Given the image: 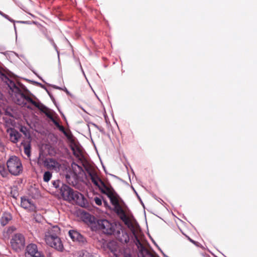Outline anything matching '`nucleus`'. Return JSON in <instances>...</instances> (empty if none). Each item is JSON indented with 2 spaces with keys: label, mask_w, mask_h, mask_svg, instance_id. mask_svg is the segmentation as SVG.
<instances>
[{
  "label": "nucleus",
  "mask_w": 257,
  "mask_h": 257,
  "mask_svg": "<svg viewBox=\"0 0 257 257\" xmlns=\"http://www.w3.org/2000/svg\"><path fill=\"white\" fill-rule=\"evenodd\" d=\"M57 127L59 128V130L61 132H62V133H63L65 135H66V132H65V128H64V127L62 125H59V126H58V127Z\"/></svg>",
  "instance_id": "5701e85b"
},
{
  "label": "nucleus",
  "mask_w": 257,
  "mask_h": 257,
  "mask_svg": "<svg viewBox=\"0 0 257 257\" xmlns=\"http://www.w3.org/2000/svg\"><path fill=\"white\" fill-rule=\"evenodd\" d=\"M95 203L97 205H101L102 204V200L99 197H95L94 199Z\"/></svg>",
  "instance_id": "412c9836"
},
{
  "label": "nucleus",
  "mask_w": 257,
  "mask_h": 257,
  "mask_svg": "<svg viewBox=\"0 0 257 257\" xmlns=\"http://www.w3.org/2000/svg\"><path fill=\"white\" fill-rule=\"evenodd\" d=\"M61 230L57 225H49L45 228L44 240L46 244L59 251H62L63 246L59 237Z\"/></svg>",
  "instance_id": "20e7f679"
},
{
  "label": "nucleus",
  "mask_w": 257,
  "mask_h": 257,
  "mask_svg": "<svg viewBox=\"0 0 257 257\" xmlns=\"http://www.w3.org/2000/svg\"><path fill=\"white\" fill-rule=\"evenodd\" d=\"M114 235H116L120 241L122 243H127L130 240L127 233L121 230V228L119 229V233L117 234L115 233Z\"/></svg>",
  "instance_id": "4468645a"
},
{
  "label": "nucleus",
  "mask_w": 257,
  "mask_h": 257,
  "mask_svg": "<svg viewBox=\"0 0 257 257\" xmlns=\"http://www.w3.org/2000/svg\"><path fill=\"white\" fill-rule=\"evenodd\" d=\"M27 107L29 108H32V107L30 106H29V105H28Z\"/></svg>",
  "instance_id": "c85d7f7f"
},
{
  "label": "nucleus",
  "mask_w": 257,
  "mask_h": 257,
  "mask_svg": "<svg viewBox=\"0 0 257 257\" xmlns=\"http://www.w3.org/2000/svg\"><path fill=\"white\" fill-rule=\"evenodd\" d=\"M21 206L24 208L30 211H34L36 208L33 201L25 197L21 198Z\"/></svg>",
  "instance_id": "9b49d317"
},
{
  "label": "nucleus",
  "mask_w": 257,
  "mask_h": 257,
  "mask_svg": "<svg viewBox=\"0 0 257 257\" xmlns=\"http://www.w3.org/2000/svg\"><path fill=\"white\" fill-rule=\"evenodd\" d=\"M7 165L9 172L13 175L18 176L23 171L22 162L20 159L15 156L10 157L7 162Z\"/></svg>",
  "instance_id": "423d86ee"
},
{
  "label": "nucleus",
  "mask_w": 257,
  "mask_h": 257,
  "mask_svg": "<svg viewBox=\"0 0 257 257\" xmlns=\"http://www.w3.org/2000/svg\"><path fill=\"white\" fill-rule=\"evenodd\" d=\"M20 131L26 137L30 138V135L28 128L24 126H21Z\"/></svg>",
  "instance_id": "6ab92c4d"
},
{
  "label": "nucleus",
  "mask_w": 257,
  "mask_h": 257,
  "mask_svg": "<svg viewBox=\"0 0 257 257\" xmlns=\"http://www.w3.org/2000/svg\"><path fill=\"white\" fill-rule=\"evenodd\" d=\"M71 168L75 176L81 174L83 172L82 168L75 163H72L71 164Z\"/></svg>",
  "instance_id": "dca6fc26"
},
{
  "label": "nucleus",
  "mask_w": 257,
  "mask_h": 257,
  "mask_svg": "<svg viewBox=\"0 0 257 257\" xmlns=\"http://www.w3.org/2000/svg\"><path fill=\"white\" fill-rule=\"evenodd\" d=\"M52 121H53L54 124L57 127H58V126L60 125L59 123L54 119H52Z\"/></svg>",
  "instance_id": "a878e982"
},
{
  "label": "nucleus",
  "mask_w": 257,
  "mask_h": 257,
  "mask_svg": "<svg viewBox=\"0 0 257 257\" xmlns=\"http://www.w3.org/2000/svg\"><path fill=\"white\" fill-rule=\"evenodd\" d=\"M189 240L191 242H193V243H195V241L194 240H193L192 239H191V238H189Z\"/></svg>",
  "instance_id": "cd10ccee"
},
{
  "label": "nucleus",
  "mask_w": 257,
  "mask_h": 257,
  "mask_svg": "<svg viewBox=\"0 0 257 257\" xmlns=\"http://www.w3.org/2000/svg\"><path fill=\"white\" fill-rule=\"evenodd\" d=\"M85 221L88 224L93 230L98 229L107 234L119 233L120 225H117L114 222H112L104 219L96 220L94 216L89 214H85Z\"/></svg>",
  "instance_id": "7ed1b4c3"
},
{
  "label": "nucleus",
  "mask_w": 257,
  "mask_h": 257,
  "mask_svg": "<svg viewBox=\"0 0 257 257\" xmlns=\"http://www.w3.org/2000/svg\"><path fill=\"white\" fill-rule=\"evenodd\" d=\"M38 162H42L44 166L47 169L54 171L56 172H58L61 168V163L58 161L53 158H48L43 160L41 156H40Z\"/></svg>",
  "instance_id": "0eeeda50"
},
{
  "label": "nucleus",
  "mask_w": 257,
  "mask_h": 257,
  "mask_svg": "<svg viewBox=\"0 0 257 257\" xmlns=\"http://www.w3.org/2000/svg\"><path fill=\"white\" fill-rule=\"evenodd\" d=\"M0 15L1 16H2L3 17H4L5 18L7 19V20H8L9 21H11V22H12L13 20L7 15H6L5 14L3 13L2 12L0 11Z\"/></svg>",
  "instance_id": "4be33fe9"
},
{
  "label": "nucleus",
  "mask_w": 257,
  "mask_h": 257,
  "mask_svg": "<svg viewBox=\"0 0 257 257\" xmlns=\"http://www.w3.org/2000/svg\"><path fill=\"white\" fill-rule=\"evenodd\" d=\"M103 193L108 196L111 204L114 206L115 212L128 228L132 231V233L135 238L134 242L139 249L138 257H157L154 252L149 250L138 238L134 230V223L135 222L134 216L131 214L127 215L125 213L119 205L117 196L114 190L109 187Z\"/></svg>",
  "instance_id": "f257e3e1"
},
{
  "label": "nucleus",
  "mask_w": 257,
  "mask_h": 257,
  "mask_svg": "<svg viewBox=\"0 0 257 257\" xmlns=\"http://www.w3.org/2000/svg\"><path fill=\"white\" fill-rule=\"evenodd\" d=\"M69 235L74 241L79 243H84L85 239L84 237L76 230H71L69 231Z\"/></svg>",
  "instance_id": "f8f14e48"
},
{
  "label": "nucleus",
  "mask_w": 257,
  "mask_h": 257,
  "mask_svg": "<svg viewBox=\"0 0 257 257\" xmlns=\"http://www.w3.org/2000/svg\"><path fill=\"white\" fill-rule=\"evenodd\" d=\"M52 176V173L50 171H46L44 173L43 175V180L45 182H49L51 179Z\"/></svg>",
  "instance_id": "a211bd4d"
},
{
  "label": "nucleus",
  "mask_w": 257,
  "mask_h": 257,
  "mask_svg": "<svg viewBox=\"0 0 257 257\" xmlns=\"http://www.w3.org/2000/svg\"><path fill=\"white\" fill-rule=\"evenodd\" d=\"M22 145L24 147V152L25 154L29 157L31 155V144L30 142L26 143V142H22Z\"/></svg>",
  "instance_id": "f3484780"
},
{
  "label": "nucleus",
  "mask_w": 257,
  "mask_h": 257,
  "mask_svg": "<svg viewBox=\"0 0 257 257\" xmlns=\"http://www.w3.org/2000/svg\"><path fill=\"white\" fill-rule=\"evenodd\" d=\"M62 198L69 202H73L80 206L85 205L84 196L77 191H74L66 185H62L60 189Z\"/></svg>",
  "instance_id": "39448f33"
},
{
  "label": "nucleus",
  "mask_w": 257,
  "mask_h": 257,
  "mask_svg": "<svg viewBox=\"0 0 257 257\" xmlns=\"http://www.w3.org/2000/svg\"><path fill=\"white\" fill-rule=\"evenodd\" d=\"M74 155L77 156V157H79V153H74Z\"/></svg>",
  "instance_id": "bb28decb"
},
{
  "label": "nucleus",
  "mask_w": 257,
  "mask_h": 257,
  "mask_svg": "<svg viewBox=\"0 0 257 257\" xmlns=\"http://www.w3.org/2000/svg\"><path fill=\"white\" fill-rule=\"evenodd\" d=\"M7 131L9 133L11 141L14 143H17L20 139V134L14 128H9Z\"/></svg>",
  "instance_id": "ddd939ff"
},
{
  "label": "nucleus",
  "mask_w": 257,
  "mask_h": 257,
  "mask_svg": "<svg viewBox=\"0 0 257 257\" xmlns=\"http://www.w3.org/2000/svg\"><path fill=\"white\" fill-rule=\"evenodd\" d=\"M11 244L12 248L17 251L22 250L25 245L24 235L20 233L16 234L11 239Z\"/></svg>",
  "instance_id": "6e6552de"
},
{
  "label": "nucleus",
  "mask_w": 257,
  "mask_h": 257,
  "mask_svg": "<svg viewBox=\"0 0 257 257\" xmlns=\"http://www.w3.org/2000/svg\"><path fill=\"white\" fill-rule=\"evenodd\" d=\"M59 183H60V181L59 180H57V181H54L53 183V186L55 188H57L59 186Z\"/></svg>",
  "instance_id": "b1692460"
},
{
  "label": "nucleus",
  "mask_w": 257,
  "mask_h": 257,
  "mask_svg": "<svg viewBox=\"0 0 257 257\" xmlns=\"http://www.w3.org/2000/svg\"><path fill=\"white\" fill-rule=\"evenodd\" d=\"M82 257H92V256H91L88 252L85 251L83 253Z\"/></svg>",
  "instance_id": "393cba45"
},
{
  "label": "nucleus",
  "mask_w": 257,
  "mask_h": 257,
  "mask_svg": "<svg viewBox=\"0 0 257 257\" xmlns=\"http://www.w3.org/2000/svg\"><path fill=\"white\" fill-rule=\"evenodd\" d=\"M12 216L10 213L5 212L3 214L1 219V223L3 226H5L12 219Z\"/></svg>",
  "instance_id": "2eb2a0df"
},
{
  "label": "nucleus",
  "mask_w": 257,
  "mask_h": 257,
  "mask_svg": "<svg viewBox=\"0 0 257 257\" xmlns=\"http://www.w3.org/2000/svg\"><path fill=\"white\" fill-rule=\"evenodd\" d=\"M90 175L92 182L95 185L99 188L102 193H103L106 189L109 188L104 184L103 182L98 177L97 174L90 173Z\"/></svg>",
  "instance_id": "9d476101"
},
{
  "label": "nucleus",
  "mask_w": 257,
  "mask_h": 257,
  "mask_svg": "<svg viewBox=\"0 0 257 257\" xmlns=\"http://www.w3.org/2000/svg\"><path fill=\"white\" fill-rule=\"evenodd\" d=\"M0 174L3 177H6L8 175V172L3 165H0Z\"/></svg>",
  "instance_id": "aec40b11"
},
{
  "label": "nucleus",
  "mask_w": 257,
  "mask_h": 257,
  "mask_svg": "<svg viewBox=\"0 0 257 257\" xmlns=\"http://www.w3.org/2000/svg\"><path fill=\"white\" fill-rule=\"evenodd\" d=\"M25 256L26 257H44L43 254L38 250L37 246L33 243L27 246Z\"/></svg>",
  "instance_id": "1a4fd4ad"
},
{
  "label": "nucleus",
  "mask_w": 257,
  "mask_h": 257,
  "mask_svg": "<svg viewBox=\"0 0 257 257\" xmlns=\"http://www.w3.org/2000/svg\"><path fill=\"white\" fill-rule=\"evenodd\" d=\"M9 81L8 86L11 90V92L10 91L9 92L16 103L20 105H24L27 103H30L44 112L47 117L51 120L54 119L51 114L48 112V108L41 103L36 98H33L29 96H26L21 92L20 88L14 82L10 80H9Z\"/></svg>",
  "instance_id": "f03ea898"
}]
</instances>
